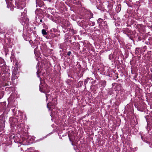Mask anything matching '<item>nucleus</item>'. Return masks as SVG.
<instances>
[{"instance_id":"1","label":"nucleus","mask_w":152,"mask_h":152,"mask_svg":"<svg viewBox=\"0 0 152 152\" xmlns=\"http://www.w3.org/2000/svg\"><path fill=\"white\" fill-rule=\"evenodd\" d=\"M46 85L45 84H44L43 85L40 84L39 86L40 91L42 92L46 91Z\"/></svg>"},{"instance_id":"2","label":"nucleus","mask_w":152,"mask_h":152,"mask_svg":"<svg viewBox=\"0 0 152 152\" xmlns=\"http://www.w3.org/2000/svg\"><path fill=\"white\" fill-rule=\"evenodd\" d=\"M42 32L43 35H45L47 34V33L46 32L45 30L43 29L42 31Z\"/></svg>"},{"instance_id":"3","label":"nucleus","mask_w":152,"mask_h":152,"mask_svg":"<svg viewBox=\"0 0 152 152\" xmlns=\"http://www.w3.org/2000/svg\"><path fill=\"white\" fill-rule=\"evenodd\" d=\"M102 21V20L101 19H100V18H99V19L98 20V22H101Z\"/></svg>"},{"instance_id":"4","label":"nucleus","mask_w":152,"mask_h":152,"mask_svg":"<svg viewBox=\"0 0 152 152\" xmlns=\"http://www.w3.org/2000/svg\"><path fill=\"white\" fill-rule=\"evenodd\" d=\"M71 52H70V51H69L68 52V53H67V55H68V56H69L71 54Z\"/></svg>"},{"instance_id":"5","label":"nucleus","mask_w":152,"mask_h":152,"mask_svg":"<svg viewBox=\"0 0 152 152\" xmlns=\"http://www.w3.org/2000/svg\"><path fill=\"white\" fill-rule=\"evenodd\" d=\"M50 103H48V104H47V107H49V106H50Z\"/></svg>"},{"instance_id":"6","label":"nucleus","mask_w":152,"mask_h":152,"mask_svg":"<svg viewBox=\"0 0 152 152\" xmlns=\"http://www.w3.org/2000/svg\"><path fill=\"white\" fill-rule=\"evenodd\" d=\"M42 20H40V22H42Z\"/></svg>"}]
</instances>
